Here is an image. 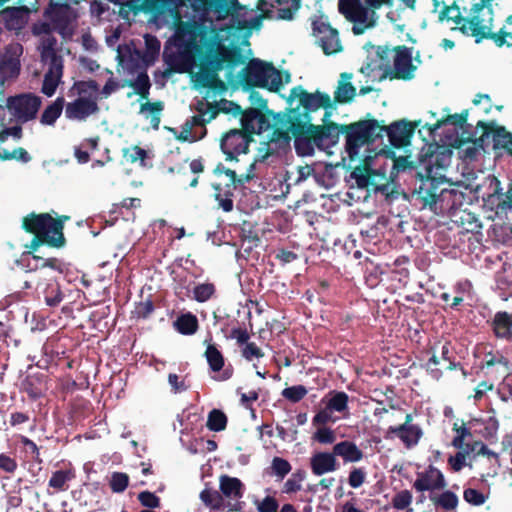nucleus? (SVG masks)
<instances>
[{
	"label": "nucleus",
	"instance_id": "1",
	"mask_svg": "<svg viewBox=\"0 0 512 512\" xmlns=\"http://www.w3.org/2000/svg\"><path fill=\"white\" fill-rule=\"evenodd\" d=\"M287 104L285 111L271 116L270 144L288 147L293 138L297 155L306 157L314 155L315 148L326 150L338 143L340 124L328 121L333 103L327 93H311L298 85L290 90Z\"/></svg>",
	"mask_w": 512,
	"mask_h": 512
},
{
	"label": "nucleus",
	"instance_id": "2",
	"mask_svg": "<svg viewBox=\"0 0 512 512\" xmlns=\"http://www.w3.org/2000/svg\"><path fill=\"white\" fill-rule=\"evenodd\" d=\"M419 124L420 121L411 122L401 119L386 125L384 121L370 118L368 114L363 120L340 124V134L345 136V150L350 160H354L358 157L361 147L373 144L384 134L387 135L392 147L400 149L408 146Z\"/></svg>",
	"mask_w": 512,
	"mask_h": 512
},
{
	"label": "nucleus",
	"instance_id": "3",
	"mask_svg": "<svg viewBox=\"0 0 512 512\" xmlns=\"http://www.w3.org/2000/svg\"><path fill=\"white\" fill-rule=\"evenodd\" d=\"M246 57L240 46L231 43L225 45L211 41L206 51L200 58V70L196 76V83L203 88L224 91L225 83L219 78L218 73L222 69L227 70V80L230 82L235 77L234 69L244 64Z\"/></svg>",
	"mask_w": 512,
	"mask_h": 512
},
{
	"label": "nucleus",
	"instance_id": "4",
	"mask_svg": "<svg viewBox=\"0 0 512 512\" xmlns=\"http://www.w3.org/2000/svg\"><path fill=\"white\" fill-rule=\"evenodd\" d=\"M472 13L470 18L463 17L459 7L453 3L445 6L440 12L439 19L441 21H453L457 25V29L467 36H473L478 44L484 39L492 40L497 47L503 45L512 46V16H508L505 25L498 32H493L491 26L484 23L478 13Z\"/></svg>",
	"mask_w": 512,
	"mask_h": 512
},
{
	"label": "nucleus",
	"instance_id": "5",
	"mask_svg": "<svg viewBox=\"0 0 512 512\" xmlns=\"http://www.w3.org/2000/svg\"><path fill=\"white\" fill-rule=\"evenodd\" d=\"M69 216L62 215L54 218L49 213L31 212L23 217L22 229L33 238L29 245H26L28 254H34L42 245L52 248H61L65 245L66 239L63 233L64 222Z\"/></svg>",
	"mask_w": 512,
	"mask_h": 512
},
{
	"label": "nucleus",
	"instance_id": "6",
	"mask_svg": "<svg viewBox=\"0 0 512 512\" xmlns=\"http://www.w3.org/2000/svg\"><path fill=\"white\" fill-rule=\"evenodd\" d=\"M240 123V129H231L221 137L220 148L228 161L237 160L239 154L248 152L253 135L270 130L268 119L259 110L247 109Z\"/></svg>",
	"mask_w": 512,
	"mask_h": 512
},
{
	"label": "nucleus",
	"instance_id": "7",
	"mask_svg": "<svg viewBox=\"0 0 512 512\" xmlns=\"http://www.w3.org/2000/svg\"><path fill=\"white\" fill-rule=\"evenodd\" d=\"M431 148V144L425 145L419 153V166L423 167L424 173L417 172L419 185L414 189V194L424 207L435 205L443 193L447 191L443 187L445 184L444 177H436L437 173L434 171L435 169L444 168L442 160L445 156L431 151Z\"/></svg>",
	"mask_w": 512,
	"mask_h": 512
},
{
	"label": "nucleus",
	"instance_id": "8",
	"mask_svg": "<svg viewBox=\"0 0 512 512\" xmlns=\"http://www.w3.org/2000/svg\"><path fill=\"white\" fill-rule=\"evenodd\" d=\"M238 83L245 89L267 88L277 92L282 87V78L272 63L252 58L237 75Z\"/></svg>",
	"mask_w": 512,
	"mask_h": 512
},
{
	"label": "nucleus",
	"instance_id": "9",
	"mask_svg": "<svg viewBox=\"0 0 512 512\" xmlns=\"http://www.w3.org/2000/svg\"><path fill=\"white\" fill-rule=\"evenodd\" d=\"M339 11L353 23L354 35H362L367 29L373 28L378 20L377 13L361 0H339Z\"/></svg>",
	"mask_w": 512,
	"mask_h": 512
},
{
	"label": "nucleus",
	"instance_id": "10",
	"mask_svg": "<svg viewBox=\"0 0 512 512\" xmlns=\"http://www.w3.org/2000/svg\"><path fill=\"white\" fill-rule=\"evenodd\" d=\"M395 55L393 59V66L386 65L385 73H382L378 77V81L381 82L385 79L390 80H412L415 76L417 66L413 64L411 49L405 45H399L392 50Z\"/></svg>",
	"mask_w": 512,
	"mask_h": 512
},
{
	"label": "nucleus",
	"instance_id": "11",
	"mask_svg": "<svg viewBox=\"0 0 512 512\" xmlns=\"http://www.w3.org/2000/svg\"><path fill=\"white\" fill-rule=\"evenodd\" d=\"M215 176L220 177L225 175L227 181L225 183H213L214 198L218 202V207L224 212H231L234 208V192L238 185L236 183V172L230 168L225 167L222 163H218L213 170Z\"/></svg>",
	"mask_w": 512,
	"mask_h": 512
},
{
	"label": "nucleus",
	"instance_id": "12",
	"mask_svg": "<svg viewBox=\"0 0 512 512\" xmlns=\"http://www.w3.org/2000/svg\"><path fill=\"white\" fill-rule=\"evenodd\" d=\"M40 106L41 98L32 93L11 96L7 100V108L22 123L35 119Z\"/></svg>",
	"mask_w": 512,
	"mask_h": 512
},
{
	"label": "nucleus",
	"instance_id": "13",
	"mask_svg": "<svg viewBox=\"0 0 512 512\" xmlns=\"http://www.w3.org/2000/svg\"><path fill=\"white\" fill-rule=\"evenodd\" d=\"M312 30L324 54L332 55L342 50L338 31L332 28L323 17H318L312 21Z\"/></svg>",
	"mask_w": 512,
	"mask_h": 512
},
{
	"label": "nucleus",
	"instance_id": "14",
	"mask_svg": "<svg viewBox=\"0 0 512 512\" xmlns=\"http://www.w3.org/2000/svg\"><path fill=\"white\" fill-rule=\"evenodd\" d=\"M312 30L324 54L332 55L342 50L338 31L332 28L323 17H318L312 21Z\"/></svg>",
	"mask_w": 512,
	"mask_h": 512
},
{
	"label": "nucleus",
	"instance_id": "15",
	"mask_svg": "<svg viewBox=\"0 0 512 512\" xmlns=\"http://www.w3.org/2000/svg\"><path fill=\"white\" fill-rule=\"evenodd\" d=\"M71 13L72 8L67 0H50L44 17L51 22L56 31L63 33L70 24Z\"/></svg>",
	"mask_w": 512,
	"mask_h": 512
},
{
	"label": "nucleus",
	"instance_id": "16",
	"mask_svg": "<svg viewBox=\"0 0 512 512\" xmlns=\"http://www.w3.org/2000/svg\"><path fill=\"white\" fill-rule=\"evenodd\" d=\"M477 128L482 129L480 137L474 138L472 134H469L466 138L459 139L458 148L461 149L465 159H474L479 149L485 151V146L488 145L486 142L490 138V125H487L485 121H478Z\"/></svg>",
	"mask_w": 512,
	"mask_h": 512
},
{
	"label": "nucleus",
	"instance_id": "17",
	"mask_svg": "<svg viewBox=\"0 0 512 512\" xmlns=\"http://www.w3.org/2000/svg\"><path fill=\"white\" fill-rule=\"evenodd\" d=\"M443 473L433 465H429L423 472L417 473L413 488L418 492L442 490L446 487Z\"/></svg>",
	"mask_w": 512,
	"mask_h": 512
},
{
	"label": "nucleus",
	"instance_id": "18",
	"mask_svg": "<svg viewBox=\"0 0 512 512\" xmlns=\"http://www.w3.org/2000/svg\"><path fill=\"white\" fill-rule=\"evenodd\" d=\"M99 106L97 99L88 97H78L65 106V116L71 120L84 121L89 116L98 113Z\"/></svg>",
	"mask_w": 512,
	"mask_h": 512
},
{
	"label": "nucleus",
	"instance_id": "19",
	"mask_svg": "<svg viewBox=\"0 0 512 512\" xmlns=\"http://www.w3.org/2000/svg\"><path fill=\"white\" fill-rule=\"evenodd\" d=\"M390 54L391 49L388 46H377L375 57L363 65L360 72L373 80H378L379 75L385 73L386 65H389Z\"/></svg>",
	"mask_w": 512,
	"mask_h": 512
},
{
	"label": "nucleus",
	"instance_id": "20",
	"mask_svg": "<svg viewBox=\"0 0 512 512\" xmlns=\"http://www.w3.org/2000/svg\"><path fill=\"white\" fill-rule=\"evenodd\" d=\"M423 436V431L420 426H390L385 434L386 439L397 437L401 440L407 449L416 446Z\"/></svg>",
	"mask_w": 512,
	"mask_h": 512
},
{
	"label": "nucleus",
	"instance_id": "21",
	"mask_svg": "<svg viewBox=\"0 0 512 512\" xmlns=\"http://www.w3.org/2000/svg\"><path fill=\"white\" fill-rule=\"evenodd\" d=\"M62 75V59L57 55H53L49 63V69L44 75L41 92L48 97L53 96L61 80Z\"/></svg>",
	"mask_w": 512,
	"mask_h": 512
},
{
	"label": "nucleus",
	"instance_id": "22",
	"mask_svg": "<svg viewBox=\"0 0 512 512\" xmlns=\"http://www.w3.org/2000/svg\"><path fill=\"white\" fill-rule=\"evenodd\" d=\"M46 390V376L42 373L28 374L21 382V391L32 400L41 398Z\"/></svg>",
	"mask_w": 512,
	"mask_h": 512
},
{
	"label": "nucleus",
	"instance_id": "23",
	"mask_svg": "<svg viewBox=\"0 0 512 512\" xmlns=\"http://www.w3.org/2000/svg\"><path fill=\"white\" fill-rule=\"evenodd\" d=\"M310 467L314 475L321 476L328 472L337 470L338 464L334 451L317 452L310 458Z\"/></svg>",
	"mask_w": 512,
	"mask_h": 512
},
{
	"label": "nucleus",
	"instance_id": "24",
	"mask_svg": "<svg viewBox=\"0 0 512 512\" xmlns=\"http://www.w3.org/2000/svg\"><path fill=\"white\" fill-rule=\"evenodd\" d=\"M491 328L496 338L512 341V314L498 311L492 319Z\"/></svg>",
	"mask_w": 512,
	"mask_h": 512
},
{
	"label": "nucleus",
	"instance_id": "25",
	"mask_svg": "<svg viewBox=\"0 0 512 512\" xmlns=\"http://www.w3.org/2000/svg\"><path fill=\"white\" fill-rule=\"evenodd\" d=\"M195 111L196 114L189 119L192 121V125H195L199 130L206 128V124L217 117V110H215L213 103L204 99L197 101Z\"/></svg>",
	"mask_w": 512,
	"mask_h": 512
},
{
	"label": "nucleus",
	"instance_id": "26",
	"mask_svg": "<svg viewBox=\"0 0 512 512\" xmlns=\"http://www.w3.org/2000/svg\"><path fill=\"white\" fill-rule=\"evenodd\" d=\"M497 367V373L510 374L512 364L510 360L499 350L486 352L481 362V370Z\"/></svg>",
	"mask_w": 512,
	"mask_h": 512
},
{
	"label": "nucleus",
	"instance_id": "27",
	"mask_svg": "<svg viewBox=\"0 0 512 512\" xmlns=\"http://www.w3.org/2000/svg\"><path fill=\"white\" fill-rule=\"evenodd\" d=\"M372 161V156H366L362 163L354 167L350 174L359 188H368L371 185L372 177L378 175V172L371 167Z\"/></svg>",
	"mask_w": 512,
	"mask_h": 512
},
{
	"label": "nucleus",
	"instance_id": "28",
	"mask_svg": "<svg viewBox=\"0 0 512 512\" xmlns=\"http://www.w3.org/2000/svg\"><path fill=\"white\" fill-rule=\"evenodd\" d=\"M220 494L230 499H240L244 494V484L240 479L223 474L219 477Z\"/></svg>",
	"mask_w": 512,
	"mask_h": 512
},
{
	"label": "nucleus",
	"instance_id": "29",
	"mask_svg": "<svg viewBox=\"0 0 512 512\" xmlns=\"http://www.w3.org/2000/svg\"><path fill=\"white\" fill-rule=\"evenodd\" d=\"M340 77L341 79L336 91L334 92V102L340 104L349 103L356 95V88L350 82L352 74L344 72Z\"/></svg>",
	"mask_w": 512,
	"mask_h": 512
},
{
	"label": "nucleus",
	"instance_id": "30",
	"mask_svg": "<svg viewBox=\"0 0 512 512\" xmlns=\"http://www.w3.org/2000/svg\"><path fill=\"white\" fill-rule=\"evenodd\" d=\"M333 451L336 456H341L344 462H358L364 456L362 450L354 442L348 440L335 444Z\"/></svg>",
	"mask_w": 512,
	"mask_h": 512
},
{
	"label": "nucleus",
	"instance_id": "31",
	"mask_svg": "<svg viewBox=\"0 0 512 512\" xmlns=\"http://www.w3.org/2000/svg\"><path fill=\"white\" fill-rule=\"evenodd\" d=\"M270 6L273 8L275 4L278 5L276 11V20L290 21L301 7L300 0H270Z\"/></svg>",
	"mask_w": 512,
	"mask_h": 512
},
{
	"label": "nucleus",
	"instance_id": "32",
	"mask_svg": "<svg viewBox=\"0 0 512 512\" xmlns=\"http://www.w3.org/2000/svg\"><path fill=\"white\" fill-rule=\"evenodd\" d=\"M125 85L133 88V93L139 95L141 99L148 100L152 84L146 71L140 72L134 80H127L122 87Z\"/></svg>",
	"mask_w": 512,
	"mask_h": 512
},
{
	"label": "nucleus",
	"instance_id": "33",
	"mask_svg": "<svg viewBox=\"0 0 512 512\" xmlns=\"http://www.w3.org/2000/svg\"><path fill=\"white\" fill-rule=\"evenodd\" d=\"M173 325L174 328L182 335H193L199 328L198 319L191 312L178 316Z\"/></svg>",
	"mask_w": 512,
	"mask_h": 512
},
{
	"label": "nucleus",
	"instance_id": "34",
	"mask_svg": "<svg viewBox=\"0 0 512 512\" xmlns=\"http://www.w3.org/2000/svg\"><path fill=\"white\" fill-rule=\"evenodd\" d=\"M181 128L180 133L175 136V138L181 142H196L203 139L207 134L206 128L199 130L195 125H192V121L189 118Z\"/></svg>",
	"mask_w": 512,
	"mask_h": 512
},
{
	"label": "nucleus",
	"instance_id": "35",
	"mask_svg": "<svg viewBox=\"0 0 512 512\" xmlns=\"http://www.w3.org/2000/svg\"><path fill=\"white\" fill-rule=\"evenodd\" d=\"M75 478V472L71 469L56 470L52 473L48 486L55 491H66L69 488L68 482Z\"/></svg>",
	"mask_w": 512,
	"mask_h": 512
},
{
	"label": "nucleus",
	"instance_id": "36",
	"mask_svg": "<svg viewBox=\"0 0 512 512\" xmlns=\"http://www.w3.org/2000/svg\"><path fill=\"white\" fill-rule=\"evenodd\" d=\"M65 105V99L58 97L56 100L48 105L40 117V122L43 125H54L56 120L61 116Z\"/></svg>",
	"mask_w": 512,
	"mask_h": 512
},
{
	"label": "nucleus",
	"instance_id": "37",
	"mask_svg": "<svg viewBox=\"0 0 512 512\" xmlns=\"http://www.w3.org/2000/svg\"><path fill=\"white\" fill-rule=\"evenodd\" d=\"M468 119V110H463L461 113H455L452 115H447L439 119L435 124L429 125L426 124L424 127L427 128L430 132H434L441 128L444 125L452 124L454 126H459L463 128L467 124Z\"/></svg>",
	"mask_w": 512,
	"mask_h": 512
},
{
	"label": "nucleus",
	"instance_id": "38",
	"mask_svg": "<svg viewBox=\"0 0 512 512\" xmlns=\"http://www.w3.org/2000/svg\"><path fill=\"white\" fill-rule=\"evenodd\" d=\"M204 356L211 371L219 372L223 369L225 358L215 344L210 343L207 345Z\"/></svg>",
	"mask_w": 512,
	"mask_h": 512
},
{
	"label": "nucleus",
	"instance_id": "39",
	"mask_svg": "<svg viewBox=\"0 0 512 512\" xmlns=\"http://www.w3.org/2000/svg\"><path fill=\"white\" fill-rule=\"evenodd\" d=\"M429 498L436 507H441L444 511H452L458 505L457 495L449 490L438 496L430 494Z\"/></svg>",
	"mask_w": 512,
	"mask_h": 512
},
{
	"label": "nucleus",
	"instance_id": "40",
	"mask_svg": "<svg viewBox=\"0 0 512 512\" xmlns=\"http://www.w3.org/2000/svg\"><path fill=\"white\" fill-rule=\"evenodd\" d=\"M227 416L219 409H212L207 418L206 426L210 431L220 432L226 429Z\"/></svg>",
	"mask_w": 512,
	"mask_h": 512
},
{
	"label": "nucleus",
	"instance_id": "41",
	"mask_svg": "<svg viewBox=\"0 0 512 512\" xmlns=\"http://www.w3.org/2000/svg\"><path fill=\"white\" fill-rule=\"evenodd\" d=\"M43 294L45 303L50 307L58 306L63 300V293L60 289V285L56 281L49 282Z\"/></svg>",
	"mask_w": 512,
	"mask_h": 512
},
{
	"label": "nucleus",
	"instance_id": "42",
	"mask_svg": "<svg viewBox=\"0 0 512 512\" xmlns=\"http://www.w3.org/2000/svg\"><path fill=\"white\" fill-rule=\"evenodd\" d=\"M216 286L213 283L206 282L194 286L192 299L204 303L215 296Z\"/></svg>",
	"mask_w": 512,
	"mask_h": 512
},
{
	"label": "nucleus",
	"instance_id": "43",
	"mask_svg": "<svg viewBox=\"0 0 512 512\" xmlns=\"http://www.w3.org/2000/svg\"><path fill=\"white\" fill-rule=\"evenodd\" d=\"M32 258L36 261L34 269L37 270H43L44 268H50L54 271H57L59 273H62L64 271V264L63 262L56 258V257H49V258H43L42 256L38 255L37 252L34 254H31Z\"/></svg>",
	"mask_w": 512,
	"mask_h": 512
},
{
	"label": "nucleus",
	"instance_id": "44",
	"mask_svg": "<svg viewBox=\"0 0 512 512\" xmlns=\"http://www.w3.org/2000/svg\"><path fill=\"white\" fill-rule=\"evenodd\" d=\"M160 41L152 35L147 34L145 36V52L143 55V60L146 64L153 63L160 52Z\"/></svg>",
	"mask_w": 512,
	"mask_h": 512
},
{
	"label": "nucleus",
	"instance_id": "45",
	"mask_svg": "<svg viewBox=\"0 0 512 512\" xmlns=\"http://www.w3.org/2000/svg\"><path fill=\"white\" fill-rule=\"evenodd\" d=\"M199 497L205 506L213 510H219L223 507L224 499L220 492L216 490L206 488L200 492Z\"/></svg>",
	"mask_w": 512,
	"mask_h": 512
},
{
	"label": "nucleus",
	"instance_id": "46",
	"mask_svg": "<svg viewBox=\"0 0 512 512\" xmlns=\"http://www.w3.org/2000/svg\"><path fill=\"white\" fill-rule=\"evenodd\" d=\"M215 110H217V116L220 113L224 114H231L234 117L240 116V118H243V114L247 112L246 110H243L242 107L230 100L222 99L219 102H213Z\"/></svg>",
	"mask_w": 512,
	"mask_h": 512
},
{
	"label": "nucleus",
	"instance_id": "47",
	"mask_svg": "<svg viewBox=\"0 0 512 512\" xmlns=\"http://www.w3.org/2000/svg\"><path fill=\"white\" fill-rule=\"evenodd\" d=\"M249 99L251 101V104L255 107H250L249 109L259 110L262 115H264L265 118L268 119V122L270 124V128L272 127L271 123V116L275 114L272 110L268 109L267 106V100L262 97V95L252 90L249 96Z\"/></svg>",
	"mask_w": 512,
	"mask_h": 512
},
{
	"label": "nucleus",
	"instance_id": "48",
	"mask_svg": "<svg viewBox=\"0 0 512 512\" xmlns=\"http://www.w3.org/2000/svg\"><path fill=\"white\" fill-rule=\"evenodd\" d=\"M201 53V47L193 44L191 47H186L179 52V57L184 64L187 72L197 65V55Z\"/></svg>",
	"mask_w": 512,
	"mask_h": 512
},
{
	"label": "nucleus",
	"instance_id": "49",
	"mask_svg": "<svg viewBox=\"0 0 512 512\" xmlns=\"http://www.w3.org/2000/svg\"><path fill=\"white\" fill-rule=\"evenodd\" d=\"M348 395L343 391L334 392L329 399L326 408L329 411L343 412L348 408Z\"/></svg>",
	"mask_w": 512,
	"mask_h": 512
},
{
	"label": "nucleus",
	"instance_id": "50",
	"mask_svg": "<svg viewBox=\"0 0 512 512\" xmlns=\"http://www.w3.org/2000/svg\"><path fill=\"white\" fill-rule=\"evenodd\" d=\"M492 203L496 207V212L506 213L508 210L512 209V194L509 192L501 193L498 190L494 195H492Z\"/></svg>",
	"mask_w": 512,
	"mask_h": 512
},
{
	"label": "nucleus",
	"instance_id": "51",
	"mask_svg": "<svg viewBox=\"0 0 512 512\" xmlns=\"http://www.w3.org/2000/svg\"><path fill=\"white\" fill-rule=\"evenodd\" d=\"M271 469L278 480H283L290 473L292 466L286 459L276 456L272 459Z\"/></svg>",
	"mask_w": 512,
	"mask_h": 512
},
{
	"label": "nucleus",
	"instance_id": "52",
	"mask_svg": "<svg viewBox=\"0 0 512 512\" xmlns=\"http://www.w3.org/2000/svg\"><path fill=\"white\" fill-rule=\"evenodd\" d=\"M123 157L130 163L137 161L141 162V165H145V159L147 158V151L137 145L126 147L122 149Z\"/></svg>",
	"mask_w": 512,
	"mask_h": 512
},
{
	"label": "nucleus",
	"instance_id": "53",
	"mask_svg": "<svg viewBox=\"0 0 512 512\" xmlns=\"http://www.w3.org/2000/svg\"><path fill=\"white\" fill-rule=\"evenodd\" d=\"M308 393L304 385H294L282 390L281 395L292 403L300 402Z\"/></svg>",
	"mask_w": 512,
	"mask_h": 512
},
{
	"label": "nucleus",
	"instance_id": "54",
	"mask_svg": "<svg viewBox=\"0 0 512 512\" xmlns=\"http://www.w3.org/2000/svg\"><path fill=\"white\" fill-rule=\"evenodd\" d=\"M305 476L306 473L303 470L294 472L291 477L284 483L282 491L288 494L300 491L302 488L301 482L305 479Z\"/></svg>",
	"mask_w": 512,
	"mask_h": 512
},
{
	"label": "nucleus",
	"instance_id": "55",
	"mask_svg": "<svg viewBox=\"0 0 512 512\" xmlns=\"http://www.w3.org/2000/svg\"><path fill=\"white\" fill-rule=\"evenodd\" d=\"M129 485V476L123 472H113L109 486L114 493H122Z\"/></svg>",
	"mask_w": 512,
	"mask_h": 512
},
{
	"label": "nucleus",
	"instance_id": "56",
	"mask_svg": "<svg viewBox=\"0 0 512 512\" xmlns=\"http://www.w3.org/2000/svg\"><path fill=\"white\" fill-rule=\"evenodd\" d=\"M73 88L77 90L79 97L88 96V98H90L93 94L98 92L99 85L95 80L90 79L75 82Z\"/></svg>",
	"mask_w": 512,
	"mask_h": 512
},
{
	"label": "nucleus",
	"instance_id": "57",
	"mask_svg": "<svg viewBox=\"0 0 512 512\" xmlns=\"http://www.w3.org/2000/svg\"><path fill=\"white\" fill-rule=\"evenodd\" d=\"M490 125V136H493L494 148L508 144L506 140V135H512V133L508 132L503 126H496L494 122L487 123Z\"/></svg>",
	"mask_w": 512,
	"mask_h": 512
},
{
	"label": "nucleus",
	"instance_id": "58",
	"mask_svg": "<svg viewBox=\"0 0 512 512\" xmlns=\"http://www.w3.org/2000/svg\"><path fill=\"white\" fill-rule=\"evenodd\" d=\"M241 355L247 361L264 357V352L255 342H248L241 347Z\"/></svg>",
	"mask_w": 512,
	"mask_h": 512
},
{
	"label": "nucleus",
	"instance_id": "59",
	"mask_svg": "<svg viewBox=\"0 0 512 512\" xmlns=\"http://www.w3.org/2000/svg\"><path fill=\"white\" fill-rule=\"evenodd\" d=\"M441 359L448 362L447 370H456L460 367V362L455 361L454 351L449 342H445L441 347Z\"/></svg>",
	"mask_w": 512,
	"mask_h": 512
},
{
	"label": "nucleus",
	"instance_id": "60",
	"mask_svg": "<svg viewBox=\"0 0 512 512\" xmlns=\"http://www.w3.org/2000/svg\"><path fill=\"white\" fill-rule=\"evenodd\" d=\"M154 309L155 307L153 301L147 299L136 304L133 315L137 319H147L152 314Z\"/></svg>",
	"mask_w": 512,
	"mask_h": 512
},
{
	"label": "nucleus",
	"instance_id": "61",
	"mask_svg": "<svg viewBox=\"0 0 512 512\" xmlns=\"http://www.w3.org/2000/svg\"><path fill=\"white\" fill-rule=\"evenodd\" d=\"M137 498L141 505L149 510L159 508L161 505L160 498L147 490L140 492Z\"/></svg>",
	"mask_w": 512,
	"mask_h": 512
},
{
	"label": "nucleus",
	"instance_id": "62",
	"mask_svg": "<svg viewBox=\"0 0 512 512\" xmlns=\"http://www.w3.org/2000/svg\"><path fill=\"white\" fill-rule=\"evenodd\" d=\"M412 502V494L409 490L398 492L392 499L393 507L397 510L407 509Z\"/></svg>",
	"mask_w": 512,
	"mask_h": 512
},
{
	"label": "nucleus",
	"instance_id": "63",
	"mask_svg": "<svg viewBox=\"0 0 512 512\" xmlns=\"http://www.w3.org/2000/svg\"><path fill=\"white\" fill-rule=\"evenodd\" d=\"M464 500L474 506H480L485 503L486 496L477 489L467 488L463 492Z\"/></svg>",
	"mask_w": 512,
	"mask_h": 512
},
{
	"label": "nucleus",
	"instance_id": "64",
	"mask_svg": "<svg viewBox=\"0 0 512 512\" xmlns=\"http://www.w3.org/2000/svg\"><path fill=\"white\" fill-rule=\"evenodd\" d=\"M497 394L500 400L505 403L512 398V377L510 375L503 378L497 389Z\"/></svg>",
	"mask_w": 512,
	"mask_h": 512
}]
</instances>
